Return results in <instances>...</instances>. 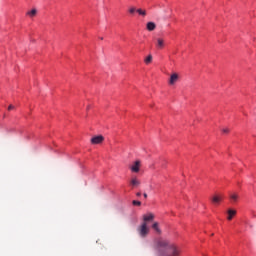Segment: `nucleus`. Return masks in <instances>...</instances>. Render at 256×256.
Masks as SVG:
<instances>
[{
    "mask_svg": "<svg viewBox=\"0 0 256 256\" xmlns=\"http://www.w3.org/2000/svg\"><path fill=\"white\" fill-rule=\"evenodd\" d=\"M155 249L160 256H179L181 249L169 240L160 239L156 241Z\"/></svg>",
    "mask_w": 256,
    "mask_h": 256,
    "instance_id": "nucleus-1",
    "label": "nucleus"
},
{
    "mask_svg": "<svg viewBox=\"0 0 256 256\" xmlns=\"http://www.w3.org/2000/svg\"><path fill=\"white\" fill-rule=\"evenodd\" d=\"M140 237L145 238L149 235V227H147L146 223H142L137 229Z\"/></svg>",
    "mask_w": 256,
    "mask_h": 256,
    "instance_id": "nucleus-2",
    "label": "nucleus"
},
{
    "mask_svg": "<svg viewBox=\"0 0 256 256\" xmlns=\"http://www.w3.org/2000/svg\"><path fill=\"white\" fill-rule=\"evenodd\" d=\"M90 141L92 145H101V143L105 141V137H103V135L94 136Z\"/></svg>",
    "mask_w": 256,
    "mask_h": 256,
    "instance_id": "nucleus-3",
    "label": "nucleus"
},
{
    "mask_svg": "<svg viewBox=\"0 0 256 256\" xmlns=\"http://www.w3.org/2000/svg\"><path fill=\"white\" fill-rule=\"evenodd\" d=\"M153 219H155V214L148 212L147 214L143 215V222L142 223H150L151 221H153Z\"/></svg>",
    "mask_w": 256,
    "mask_h": 256,
    "instance_id": "nucleus-4",
    "label": "nucleus"
},
{
    "mask_svg": "<svg viewBox=\"0 0 256 256\" xmlns=\"http://www.w3.org/2000/svg\"><path fill=\"white\" fill-rule=\"evenodd\" d=\"M132 173H139L141 169V161L137 160L134 164L130 167Z\"/></svg>",
    "mask_w": 256,
    "mask_h": 256,
    "instance_id": "nucleus-5",
    "label": "nucleus"
},
{
    "mask_svg": "<svg viewBox=\"0 0 256 256\" xmlns=\"http://www.w3.org/2000/svg\"><path fill=\"white\" fill-rule=\"evenodd\" d=\"M177 81H179V74L173 73V74L170 76L169 84H170V85H175Z\"/></svg>",
    "mask_w": 256,
    "mask_h": 256,
    "instance_id": "nucleus-6",
    "label": "nucleus"
},
{
    "mask_svg": "<svg viewBox=\"0 0 256 256\" xmlns=\"http://www.w3.org/2000/svg\"><path fill=\"white\" fill-rule=\"evenodd\" d=\"M157 49H163L165 47V40L163 38H156Z\"/></svg>",
    "mask_w": 256,
    "mask_h": 256,
    "instance_id": "nucleus-7",
    "label": "nucleus"
},
{
    "mask_svg": "<svg viewBox=\"0 0 256 256\" xmlns=\"http://www.w3.org/2000/svg\"><path fill=\"white\" fill-rule=\"evenodd\" d=\"M146 29L148 31H155V29H157V24H155V22H148L146 24Z\"/></svg>",
    "mask_w": 256,
    "mask_h": 256,
    "instance_id": "nucleus-8",
    "label": "nucleus"
},
{
    "mask_svg": "<svg viewBox=\"0 0 256 256\" xmlns=\"http://www.w3.org/2000/svg\"><path fill=\"white\" fill-rule=\"evenodd\" d=\"M130 185L132 187H139V185H141V181H139V179H137V177H134L131 179Z\"/></svg>",
    "mask_w": 256,
    "mask_h": 256,
    "instance_id": "nucleus-9",
    "label": "nucleus"
},
{
    "mask_svg": "<svg viewBox=\"0 0 256 256\" xmlns=\"http://www.w3.org/2000/svg\"><path fill=\"white\" fill-rule=\"evenodd\" d=\"M237 215V211L229 209L228 210V221H231V219H233V217H235Z\"/></svg>",
    "mask_w": 256,
    "mask_h": 256,
    "instance_id": "nucleus-10",
    "label": "nucleus"
},
{
    "mask_svg": "<svg viewBox=\"0 0 256 256\" xmlns=\"http://www.w3.org/2000/svg\"><path fill=\"white\" fill-rule=\"evenodd\" d=\"M152 229H154V231H156V233H158V235H161V228H159V223L158 222L153 223Z\"/></svg>",
    "mask_w": 256,
    "mask_h": 256,
    "instance_id": "nucleus-11",
    "label": "nucleus"
},
{
    "mask_svg": "<svg viewBox=\"0 0 256 256\" xmlns=\"http://www.w3.org/2000/svg\"><path fill=\"white\" fill-rule=\"evenodd\" d=\"M152 61H153V56H152L151 54H149V55L145 58L144 63H145L146 65H149V63H151Z\"/></svg>",
    "mask_w": 256,
    "mask_h": 256,
    "instance_id": "nucleus-12",
    "label": "nucleus"
},
{
    "mask_svg": "<svg viewBox=\"0 0 256 256\" xmlns=\"http://www.w3.org/2000/svg\"><path fill=\"white\" fill-rule=\"evenodd\" d=\"M230 199H231V201H233L235 203L237 201V199H239V194H237V193L230 194Z\"/></svg>",
    "mask_w": 256,
    "mask_h": 256,
    "instance_id": "nucleus-13",
    "label": "nucleus"
},
{
    "mask_svg": "<svg viewBox=\"0 0 256 256\" xmlns=\"http://www.w3.org/2000/svg\"><path fill=\"white\" fill-rule=\"evenodd\" d=\"M136 13L140 14L142 17H146L147 16V11L143 10V9H137Z\"/></svg>",
    "mask_w": 256,
    "mask_h": 256,
    "instance_id": "nucleus-14",
    "label": "nucleus"
},
{
    "mask_svg": "<svg viewBox=\"0 0 256 256\" xmlns=\"http://www.w3.org/2000/svg\"><path fill=\"white\" fill-rule=\"evenodd\" d=\"M223 197L222 196H214L212 198V203H219L220 201H222Z\"/></svg>",
    "mask_w": 256,
    "mask_h": 256,
    "instance_id": "nucleus-15",
    "label": "nucleus"
},
{
    "mask_svg": "<svg viewBox=\"0 0 256 256\" xmlns=\"http://www.w3.org/2000/svg\"><path fill=\"white\" fill-rule=\"evenodd\" d=\"M27 15L29 17H35V15H37V9H32L31 11H28Z\"/></svg>",
    "mask_w": 256,
    "mask_h": 256,
    "instance_id": "nucleus-16",
    "label": "nucleus"
},
{
    "mask_svg": "<svg viewBox=\"0 0 256 256\" xmlns=\"http://www.w3.org/2000/svg\"><path fill=\"white\" fill-rule=\"evenodd\" d=\"M132 205H137L138 207H140L141 201L133 200Z\"/></svg>",
    "mask_w": 256,
    "mask_h": 256,
    "instance_id": "nucleus-17",
    "label": "nucleus"
},
{
    "mask_svg": "<svg viewBox=\"0 0 256 256\" xmlns=\"http://www.w3.org/2000/svg\"><path fill=\"white\" fill-rule=\"evenodd\" d=\"M135 11H137V10L133 7L129 9V13H131V15H133V13H135Z\"/></svg>",
    "mask_w": 256,
    "mask_h": 256,
    "instance_id": "nucleus-18",
    "label": "nucleus"
},
{
    "mask_svg": "<svg viewBox=\"0 0 256 256\" xmlns=\"http://www.w3.org/2000/svg\"><path fill=\"white\" fill-rule=\"evenodd\" d=\"M12 109H15V106L9 105V106H8V111H12Z\"/></svg>",
    "mask_w": 256,
    "mask_h": 256,
    "instance_id": "nucleus-19",
    "label": "nucleus"
},
{
    "mask_svg": "<svg viewBox=\"0 0 256 256\" xmlns=\"http://www.w3.org/2000/svg\"><path fill=\"white\" fill-rule=\"evenodd\" d=\"M222 132H223V133H229V128H224V129H222Z\"/></svg>",
    "mask_w": 256,
    "mask_h": 256,
    "instance_id": "nucleus-20",
    "label": "nucleus"
},
{
    "mask_svg": "<svg viewBox=\"0 0 256 256\" xmlns=\"http://www.w3.org/2000/svg\"><path fill=\"white\" fill-rule=\"evenodd\" d=\"M136 196H137V197H141V192H137V193H136Z\"/></svg>",
    "mask_w": 256,
    "mask_h": 256,
    "instance_id": "nucleus-21",
    "label": "nucleus"
},
{
    "mask_svg": "<svg viewBox=\"0 0 256 256\" xmlns=\"http://www.w3.org/2000/svg\"><path fill=\"white\" fill-rule=\"evenodd\" d=\"M143 195H144V199H147V193H144Z\"/></svg>",
    "mask_w": 256,
    "mask_h": 256,
    "instance_id": "nucleus-22",
    "label": "nucleus"
},
{
    "mask_svg": "<svg viewBox=\"0 0 256 256\" xmlns=\"http://www.w3.org/2000/svg\"><path fill=\"white\" fill-rule=\"evenodd\" d=\"M100 39H101V41H103V37H101Z\"/></svg>",
    "mask_w": 256,
    "mask_h": 256,
    "instance_id": "nucleus-23",
    "label": "nucleus"
}]
</instances>
